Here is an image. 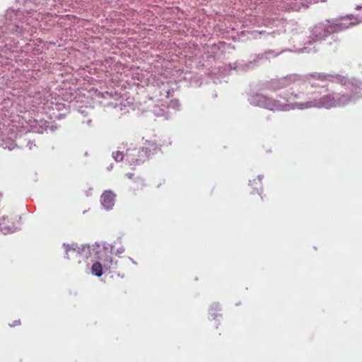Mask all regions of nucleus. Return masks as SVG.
Instances as JSON below:
<instances>
[{"label":"nucleus","instance_id":"obj_15","mask_svg":"<svg viewBox=\"0 0 362 362\" xmlns=\"http://www.w3.org/2000/svg\"><path fill=\"white\" fill-rule=\"evenodd\" d=\"M180 104L177 100H173L170 102L168 107L178 110L180 108Z\"/></svg>","mask_w":362,"mask_h":362},{"label":"nucleus","instance_id":"obj_3","mask_svg":"<svg viewBox=\"0 0 362 362\" xmlns=\"http://www.w3.org/2000/svg\"><path fill=\"white\" fill-rule=\"evenodd\" d=\"M113 246L107 243L99 244L95 243L90 245H81L79 247V259H77L78 263L81 262V259H85L93 256L95 259L100 260L103 262L105 269H111L117 264V262H114L112 257Z\"/></svg>","mask_w":362,"mask_h":362},{"label":"nucleus","instance_id":"obj_13","mask_svg":"<svg viewBox=\"0 0 362 362\" xmlns=\"http://www.w3.org/2000/svg\"><path fill=\"white\" fill-rule=\"evenodd\" d=\"M112 157L115 161L119 162L122 160L124 158L126 159L125 153H124L123 151H117L112 153Z\"/></svg>","mask_w":362,"mask_h":362},{"label":"nucleus","instance_id":"obj_19","mask_svg":"<svg viewBox=\"0 0 362 362\" xmlns=\"http://www.w3.org/2000/svg\"><path fill=\"white\" fill-rule=\"evenodd\" d=\"M219 309V305L218 303H214L211 306L210 310L212 311L213 310H218Z\"/></svg>","mask_w":362,"mask_h":362},{"label":"nucleus","instance_id":"obj_11","mask_svg":"<svg viewBox=\"0 0 362 362\" xmlns=\"http://www.w3.org/2000/svg\"><path fill=\"white\" fill-rule=\"evenodd\" d=\"M105 269L103 265V262L100 260H98L95 263L92 265L91 272L96 276H101L103 275V269Z\"/></svg>","mask_w":362,"mask_h":362},{"label":"nucleus","instance_id":"obj_16","mask_svg":"<svg viewBox=\"0 0 362 362\" xmlns=\"http://www.w3.org/2000/svg\"><path fill=\"white\" fill-rule=\"evenodd\" d=\"M301 98H302L301 94L291 93V95L290 96L287 97L286 99V101L288 102V100H292V99H301Z\"/></svg>","mask_w":362,"mask_h":362},{"label":"nucleus","instance_id":"obj_24","mask_svg":"<svg viewBox=\"0 0 362 362\" xmlns=\"http://www.w3.org/2000/svg\"><path fill=\"white\" fill-rule=\"evenodd\" d=\"M253 184H257L256 180H255L253 182H252L251 180H250V185L252 186Z\"/></svg>","mask_w":362,"mask_h":362},{"label":"nucleus","instance_id":"obj_14","mask_svg":"<svg viewBox=\"0 0 362 362\" xmlns=\"http://www.w3.org/2000/svg\"><path fill=\"white\" fill-rule=\"evenodd\" d=\"M151 111L157 117L165 115V109L160 107L155 106Z\"/></svg>","mask_w":362,"mask_h":362},{"label":"nucleus","instance_id":"obj_5","mask_svg":"<svg viewBox=\"0 0 362 362\" xmlns=\"http://www.w3.org/2000/svg\"><path fill=\"white\" fill-rule=\"evenodd\" d=\"M303 81H305V78L302 76L296 74H290L285 77L271 80L268 83V88L276 90Z\"/></svg>","mask_w":362,"mask_h":362},{"label":"nucleus","instance_id":"obj_7","mask_svg":"<svg viewBox=\"0 0 362 362\" xmlns=\"http://www.w3.org/2000/svg\"><path fill=\"white\" fill-rule=\"evenodd\" d=\"M3 109V107H0V110ZM10 129H5L4 132H0V147H2L4 149L12 150L16 146L15 141L13 139L14 134L11 133V136H6L8 134Z\"/></svg>","mask_w":362,"mask_h":362},{"label":"nucleus","instance_id":"obj_25","mask_svg":"<svg viewBox=\"0 0 362 362\" xmlns=\"http://www.w3.org/2000/svg\"><path fill=\"white\" fill-rule=\"evenodd\" d=\"M0 59L2 60L1 63H3L5 60H7V59H4L1 55H0Z\"/></svg>","mask_w":362,"mask_h":362},{"label":"nucleus","instance_id":"obj_18","mask_svg":"<svg viewBox=\"0 0 362 362\" xmlns=\"http://www.w3.org/2000/svg\"><path fill=\"white\" fill-rule=\"evenodd\" d=\"M124 252V247H119L118 249H117L116 252H115V255H120L122 253H123Z\"/></svg>","mask_w":362,"mask_h":362},{"label":"nucleus","instance_id":"obj_8","mask_svg":"<svg viewBox=\"0 0 362 362\" xmlns=\"http://www.w3.org/2000/svg\"><path fill=\"white\" fill-rule=\"evenodd\" d=\"M311 77L315 79L321 80V81H330L332 82H336L341 83L342 85H346L347 78L341 75H332V74H325L320 73H315L310 75Z\"/></svg>","mask_w":362,"mask_h":362},{"label":"nucleus","instance_id":"obj_12","mask_svg":"<svg viewBox=\"0 0 362 362\" xmlns=\"http://www.w3.org/2000/svg\"><path fill=\"white\" fill-rule=\"evenodd\" d=\"M16 228L14 227H10L1 222L0 220V231H1L3 233H10L15 232Z\"/></svg>","mask_w":362,"mask_h":362},{"label":"nucleus","instance_id":"obj_27","mask_svg":"<svg viewBox=\"0 0 362 362\" xmlns=\"http://www.w3.org/2000/svg\"><path fill=\"white\" fill-rule=\"evenodd\" d=\"M91 120L90 119H88L87 120V123L89 124L90 123Z\"/></svg>","mask_w":362,"mask_h":362},{"label":"nucleus","instance_id":"obj_23","mask_svg":"<svg viewBox=\"0 0 362 362\" xmlns=\"http://www.w3.org/2000/svg\"><path fill=\"white\" fill-rule=\"evenodd\" d=\"M211 315L213 317V319H216L218 317V314H216V313H211Z\"/></svg>","mask_w":362,"mask_h":362},{"label":"nucleus","instance_id":"obj_22","mask_svg":"<svg viewBox=\"0 0 362 362\" xmlns=\"http://www.w3.org/2000/svg\"><path fill=\"white\" fill-rule=\"evenodd\" d=\"M262 178H263V175H258V177H257L258 182L261 183Z\"/></svg>","mask_w":362,"mask_h":362},{"label":"nucleus","instance_id":"obj_10","mask_svg":"<svg viewBox=\"0 0 362 362\" xmlns=\"http://www.w3.org/2000/svg\"><path fill=\"white\" fill-rule=\"evenodd\" d=\"M65 248L66 257L67 259H79V247H76V245H66L64 244Z\"/></svg>","mask_w":362,"mask_h":362},{"label":"nucleus","instance_id":"obj_26","mask_svg":"<svg viewBox=\"0 0 362 362\" xmlns=\"http://www.w3.org/2000/svg\"><path fill=\"white\" fill-rule=\"evenodd\" d=\"M127 176L129 177V178H132V175L129 173V174H127Z\"/></svg>","mask_w":362,"mask_h":362},{"label":"nucleus","instance_id":"obj_21","mask_svg":"<svg viewBox=\"0 0 362 362\" xmlns=\"http://www.w3.org/2000/svg\"><path fill=\"white\" fill-rule=\"evenodd\" d=\"M20 325V320H16V321H14L13 325H11V327H14V326H16V325Z\"/></svg>","mask_w":362,"mask_h":362},{"label":"nucleus","instance_id":"obj_1","mask_svg":"<svg viewBox=\"0 0 362 362\" xmlns=\"http://www.w3.org/2000/svg\"><path fill=\"white\" fill-rule=\"evenodd\" d=\"M362 98V83L358 82L356 88L348 93H329L319 98H309L305 102L282 103L261 93L252 95L248 100L254 106H259L272 111H287L291 109L305 110L309 108H325L329 110L343 107L355 104Z\"/></svg>","mask_w":362,"mask_h":362},{"label":"nucleus","instance_id":"obj_6","mask_svg":"<svg viewBox=\"0 0 362 362\" xmlns=\"http://www.w3.org/2000/svg\"><path fill=\"white\" fill-rule=\"evenodd\" d=\"M273 52L269 50L264 53L259 54L256 56V58L252 61L250 62L249 63H234L233 65L229 64L228 66L230 67V70H237V71H248L250 69H252L255 63L258 62L259 61L263 60V59H267L269 58L271 55H272Z\"/></svg>","mask_w":362,"mask_h":362},{"label":"nucleus","instance_id":"obj_2","mask_svg":"<svg viewBox=\"0 0 362 362\" xmlns=\"http://www.w3.org/2000/svg\"><path fill=\"white\" fill-rule=\"evenodd\" d=\"M361 22L362 16L349 15L327 21L326 23H318L313 28L310 36L304 46L297 52L298 53H315L317 50L318 42L324 40L331 33L342 31Z\"/></svg>","mask_w":362,"mask_h":362},{"label":"nucleus","instance_id":"obj_4","mask_svg":"<svg viewBox=\"0 0 362 362\" xmlns=\"http://www.w3.org/2000/svg\"><path fill=\"white\" fill-rule=\"evenodd\" d=\"M122 145L123 149L126 148V160L131 165H136L144 163L148 158L150 153H153L157 149L156 145L153 143L149 144L150 147H143L139 149L127 147V144L124 143Z\"/></svg>","mask_w":362,"mask_h":362},{"label":"nucleus","instance_id":"obj_17","mask_svg":"<svg viewBox=\"0 0 362 362\" xmlns=\"http://www.w3.org/2000/svg\"><path fill=\"white\" fill-rule=\"evenodd\" d=\"M15 28H16V30H13V29H12V32L17 33H23V28L22 26L15 25Z\"/></svg>","mask_w":362,"mask_h":362},{"label":"nucleus","instance_id":"obj_20","mask_svg":"<svg viewBox=\"0 0 362 362\" xmlns=\"http://www.w3.org/2000/svg\"><path fill=\"white\" fill-rule=\"evenodd\" d=\"M33 146H35V144H34L32 141H29L27 145L30 150L33 149Z\"/></svg>","mask_w":362,"mask_h":362},{"label":"nucleus","instance_id":"obj_9","mask_svg":"<svg viewBox=\"0 0 362 362\" xmlns=\"http://www.w3.org/2000/svg\"><path fill=\"white\" fill-rule=\"evenodd\" d=\"M115 194L110 191H105L100 197V202L103 207L107 210L112 209L115 205Z\"/></svg>","mask_w":362,"mask_h":362}]
</instances>
